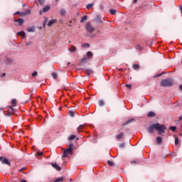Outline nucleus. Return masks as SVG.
<instances>
[{"label":"nucleus","instance_id":"1a4fd4ad","mask_svg":"<svg viewBox=\"0 0 182 182\" xmlns=\"http://www.w3.org/2000/svg\"><path fill=\"white\" fill-rule=\"evenodd\" d=\"M60 14L61 16H65L66 15V10L61 9L60 11Z\"/></svg>","mask_w":182,"mask_h":182},{"label":"nucleus","instance_id":"e433bc0d","mask_svg":"<svg viewBox=\"0 0 182 182\" xmlns=\"http://www.w3.org/2000/svg\"><path fill=\"white\" fill-rule=\"evenodd\" d=\"M99 106H105V102H103V100H100L99 101Z\"/></svg>","mask_w":182,"mask_h":182},{"label":"nucleus","instance_id":"ddd939ff","mask_svg":"<svg viewBox=\"0 0 182 182\" xmlns=\"http://www.w3.org/2000/svg\"><path fill=\"white\" fill-rule=\"evenodd\" d=\"M122 137H124V134L123 132H121L117 136V140H119V139H122Z\"/></svg>","mask_w":182,"mask_h":182},{"label":"nucleus","instance_id":"c756f323","mask_svg":"<svg viewBox=\"0 0 182 182\" xmlns=\"http://www.w3.org/2000/svg\"><path fill=\"white\" fill-rule=\"evenodd\" d=\"M83 48H90V45L87 43L82 44Z\"/></svg>","mask_w":182,"mask_h":182},{"label":"nucleus","instance_id":"052dcab7","mask_svg":"<svg viewBox=\"0 0 182 182\" xmlns=\"http://www.w3.org/2000/svg\"><path fill=\"white\" fill-rule=\"evenodd\" d=\"M68 65H70V63H68Z\"/></svg>","mask_w":182,"mask_h":182},{"label":"nucleus","instance_id":"a19ab883","mask_svg":"<svg viewBox=\"0 0 182 182\" xmlns=\"http://www.w3.org/2000/svg\"><path fill=\"white\" fill-rule=\"evenodd\" d=\"M23 170H25V167L21 168L18 170V173H22V171H23Z\"/></svg>","mask_w":182,"mask_h":182},{"label":"nucleus","instance_id":"412c9836","mask_svg":"<svg viewBox=\"0 0 182 182\" xmlns=\"http://www.w3.org/2000/svg\"><path fill=\"white\" fill-rule=\"evenodd\" d=\"M27 32H35V27H29L27 28Z\"/></svg>","mask_w":182,"mask_h":182},{"label":"nucleus","instance_id":"4468645a","mask_svg":"<svg viewBox=\"0 0 182 182\" xmlns=\"http://www.w3.org/2000/svg\"><path fill=\"white\" fill-rule=\"evenodd\" d=\"M156 141H157L158 144H160L161 143H162L163 139L161 138V136L156 137Z\"/></svg>","mask_w":182,"mask_h":182},{"label":"nucleus","instance_id":"4be33fe9","mask_svg":"<svg viewBox=\"0 0 182 182\" xmlns=\"http://www.w3.org/2000/svg\"><path fill=\"white\" fill-rule=\"evenodd\" d=\"M18 36H25V31H19L17 33Z\"/></svg>","mask_w":182,"mask_h":182},{"label":"nucleus","instance_id":"79ce46f5","mask_svg":"<svg viewBox=\"0 0 182 182\" xmlns=\"http://www.w3.org/2000/svg\"><path fill=\"white\" fill-rule=\"evenodd\" d=\"M126 87H129V89H132V85L127 84Z\"/></svg>","mask_w":182,"mask_h":182},{"label":"nucleus","instance_id":"c9c22d12","mask_svg":"<svg viewBox=\"0 0 182 182\" xmlns=\"http://www.w3.org/2000/svg\"><path fill=\"white\" fill-rule=\"evenodd\" d=\"M11 105H13V106H16V100L15 99L12 100Z\"/></svg>","mask_w":182,"mask_h":182},{"label":"nucleus","instance_id":"bf43d9fd","mask_svg":"<svg viewBox=\"0 0 182 182\" xmlns=\"http://www.w3.org/2000/svg\"><path fill=\"white\" fill-rule=\"evenodd\" d=\"M68 26H72V25H71V24H70V25H68Z\"/></svg>","mask_w":182,"mask_h":182},{"label":"nucleus","instance_id":"f257e3e1","mask_svg":"<svg viewBox=\"0 0 182 182\" xmlns=\"http://www.w3.org/2000/svg\"><path fill=\"white\" fill-rule=\"evenodd\" d=\"M166 127L165 125L160 124L159 123L153 124L150 125L148 128V132L152 134L154 133V129L158 130V134H161V133H166Z\"/></svg>","mask_w":182,"mask_h":182},{"label":"nucleus","instance_id":"ea45409f","mask_svg":"<svg viewBox=\"0 0 182 182\" xmlns=\"http://www.w3.org/2000/svg\"><path fill=\"white\" fill-rule=\"evenodd\" d=\"M32 76H38V72L35 71L33 73Z\"/></svg>","mask_w":182,"mask_h":182},{"label":"nucleus","instance_id":"7c9ffc66","mask_svg":"<svg viewBox=\"0 0 182 182\" xmlns=\"http://www.w3.org/2000/svg\"><path fill=\"white\" fill-rule=\"evenodd\" d=\"M170 130L176 132V130H177V127H170Z\"/></svg>","mask_w":182,"mask_h":182},{"label":"nucleus","instance_id":"680f3d73","mask_svg":"<svg viewBox=\"0 0 182 182\" xmlns=\"http://www.w3.org/2000/svg\"><path fill=\"white\" fill-rule=\"evenodd\" d=\"M10 109H12V106L10 107Z\"/></svg>","mask_w":182,"mask_h":182},{"label":"nucleus","instance_id":"b1692460","mask_svg":"<svg viewBox=\"0 0 182 182\" xmlns=\"http://www.w3.org/2000/svg\"><path fill=\"white\" fill-rule=\"evenodd\" d=\"M76 139V135H71L69 138L68 140L70 141L72 140H75Z\"/></svg>","mask_w":182,"mask_h":182},{"label":"nucleus","instance_id":"3c124183","mask_svg":"<svg viewBox=\"0 0 182 182\" xmlns=\"http://www.w3.org/2000/svg\"><path fill=\"white\" fill-rule=\"evenodd\" d=\"M180 90H182V85L179 86Z\"/></svg>","mask_w":182,"mask_h":182},{"label":"nucleus","instance_id":"cd10ccee","mask_svg":"<svg viewBox=\"0 0 182 182\" xmlns=\"http://www.w3.org/2000/svg\"><path fill=\"white\" fill-rule=\"evenodd\" d=\"M93 5H95V4H89L86 6V8L87 9H90V8H92V6H93Z\"/></svg>","mask_w":182,"mask_h":182},{"label":"nucleus","instance_id":"de8ad7c7","mask_svg":"<svg viewBox=\"0 0 182 182\" xmlns=\"http://www.w3.org/2000/svg\"><path fill=\"white\" fill-rule=\"evenodd\" d=\"M2 160H4V156H0V161L2 162Z\"/></svg>","mask_w":182,"mask_h":182},{"label":"nucleus","instance_id":"39448f33","mask_svg":"<svg viewBox=\"0 0 182 182\" xmlns=\"http://www.w3.org/2000/svg\"><path fill=\"white\" fill-rule=\"evenodd\" d=\"M2 164H7V166H11V162L8 159L4 157L3 160L1 161Z\"/></svg>","mask_w":182,"mask_h":182},{"label":"nucleus","instance_id":"bb28decb","mask_svg":"<svg viewBox=\"0 0 182 182\" xmlns=\"http://www.w3.org/2000/svg\"><path fill=\"white\" fill-rule=\"evenodd\" d=\"M87 56H88L90 58H92L93 53L91 51H88V52H87Z\"/></svg>","mask_w":182,"mask_h":182},{"label":"nucleus","instance_id":"393cba45","mask_svg":"<svg viewBox=\"0 0 182 182\" xmlns=\"http://www.w3.org/2000/svg\"><path fill=\"white\" fill-rule=\"evenodd\" d=\"M85 21H87V16H82L80 22H85Z\"/></svg>","mask_w":182,"mask_h":182},{"label":"nucleus","instance_id":"5701e85b","mask_svg":"<svg viewBox=\"0 0 182 182\" xmlns=\"http://www.w3.org/2000/svg\"><path fill=\"white\" fill-rule=\"evenodd\" d=\"M86 73L87 76H90V75L93 73V71L92 70H86Z\"/></svg>","mask_w":182,"mask_h":182},{"label":"nucleus","instance_id":"09e8293b","mask_svg":"<svg viewBox=\"0 0 182 182\" xmlns=\"http://www.w3.org/2000/svg\"><path fill=\"white\" fill-rule=\"evenodd\" d=\"M179 8H180V11H181V12L182 14V6H180Z\"/></svg>","mask_w":182,"mask_h":182},{"label":"nucleus","instance_id":"5fc2aeb1","mask_svg":"<svg viewBox=\"0 0 182 182\" xmlns=\"http://www.w3.org/2000/svg\"><path fill=\"white\" fill-rule=\"evenodd\" d=\"M39 15H42V11H39Z\"/></svg>","mask_w":182,"mask_h":182},{"label":"nucleus","instance_id":"a18cd8bd","mask_svg":"<svg viewBox=\"0 0 182 182\" xmlns=\"http://www.w3.org/2000/svg\"><path fill=\"white\" fill-rule=\"evenodd\" d=\"M29 14H31V11L28 10V11H27L26 12L25 14H26V15H29Z\"/></svg>","mask_w":182,"mask_h":182},{"label":"nucleus","instance_id":"423d86ee","mask_svg":"<svg viewBox=\"0 0 182 182\" xmlns=\"http://www.w3.org/2000/svg\"><path fill=\"white\" fill-rule=\"evenodd\" d=\"M51 165L53 166V168H55V170H57V171H60V170H62V168H60V166H59V165H58V164H53L52 163Z\"/></svg>","mask_w":182,"mask_h":182},{"label":"nucleus","instance_id":"e2e57ef3","mask_svg":"<svg viewBox=\"0 0 182 182\" xmlns=\"http://www.w3.org/2000/svg\"><path fill=\"white\" fill-rule=\"evenodd\" d=\"M58 1H59V0H56V2H58Z\"/></svg>","mask_w":182,"mask_h":182},{"label":"nucleus","instance_id":"aec40b11","mask_svg":"<svg viewBox=\"0 0 182 182\" xmlns=\"http://www.w3.org/2000/svg\"><path fill=\"white\" fill-rule=\"evenodd\" d=\"M90 59V58L87 57H84L82 60H81V63H85L86 62H87V60Z\"/></svg>","mask_w":182,"mask_h":182},{"label":"nucleus","instance_id":"f8f14e48","mask_svg":"<svg viewBox=\"0 0 182 182\" xmlns=\"http://www.w3.org/2000/svg\"><path fill=\"white\" fill-rule=\"evenodd\" d=\"M133 69H134V70H139V69H140V65L139 64H134Z\"/></svg>","mask_w":182,"mask_h":182},{"label":"nucleus","instance_id":"37998d69","mask_svg":"<svg viewBox=\"0 0 182 182\" xmlns=\"http://www.w3.org/2000/svg\"><path fill=\"white\" fill-rule=\"evenodd\" d=\"M5 76H6V74L4 73L3 74H1V77H5Z\"/></svg>","mask_w":182,"mask_h":182},{"label":"nucleus","instance_id":"f03ea898","mask_svg":"<svg viewBox=\"0 0 182 182\" xmlns=\"http://www.w3.org/2000/svg\"><path fill=\"white\" fill-rule=\"evenodd\" d=\"M74 148L75 146L72 143H70L68 148L64 150L63 157H68V154H73Z\"/></svg>","mask_w":182,"mask_h":182},{"label":"nucleus","instance_id":"6ab92c4d","mask_svg":"<svg viewBox=\"0 0 182 182\" xmlns=\"http://www.w3.org/2000/svg\"><path fill=\"white\" fill-rule=\"evenodd\" d=\"M154 116H156V114L153 112H149L148 113V117H154Z\"/></svg>","mask_w":182,"mask_h":182},{"label":"nucleus","instance_id":"0e129e2a","mask_svg":"<svg viewBox=\"0 0 182 182\" xmlns=\"http://www.w3.org/2000/svg\"><path fill=\"white\" fill-rule=\"evenodd\" d=\"M70 181H72V179H70Z\"/></svg>","mask_w":182,"mask_h":182},{"label":"nucleus","instance_id":"a211bd4d","mask_svg":"<svg viewBox=\"0 0 182 182\" xmlns=\"http://www.w3.org/2000/svg\"><path fill=\"white\" fill-rule=\"evenodd\" d=\"M63 180H65V178H63V176H62L60 178H57L53 182H62V181H63Z\"/></svg>","mask_w":182,"mask_h":182},{"label":"nucleus","instance_id":"c85d7f7f","mask_svg":"<svg viewBox=\"0 0 182 182\" xmlns=\"http://www.w3.org/2000/svg\"><path fill=\"white\" fill-rule=\"evenodd\" d=\"M109 13L111 15H114L116 14V10L115 9H110Z\"/></svg>","mask_w":182,"mask_h":182},{"label":"nucleus","instance_id":"9b49d317","mask_svg":"<svg viewBox=\"0 0 182 182\" xmlns=\"http://www.w3.org/2000/svg\"><path fill=\"white\" fill-rule=\"evenodd\" d=\"M135 119H129L127 122H126L123 126H126V124H130V123H133V122H134Z\"/></svg>","mask_w":182,"mask_h":182},{"label":"nucleus","instance_id":"603ef678","mask_svg":"<svg viewBox=\"0 0 182 182\" xmlns=\"http://www.w3.org/2000/svg\"><path fill=\"white\" fill-rule=\"evenodd\" d=\"M161 74H158L157 75H156V77H159V76H161Z\"/></svg>","mask_w":182,"mask_h":182},{"label":"nucleus","instance_id":"13d9d810","mask_svg":"<svg viewBox=\"0 0 182 182\" xmlns=\"http://www.w3.org/2000/svg\"><path fill=\"white\" fill-rule=\"evenodd\" d=\"M39 2H40V4H42V2L41 1V0H39Z\"/></svg>","mask_w":182,"mask_h":182},{"label":"nucleus","instance_id":"9d476101","mask_svg":"<svg viewBox=\"0 0 182 182\" xmlns=\"http://www.w3.org/2000/svg\"><path fill=\"white\" fill-rule=\"evenodd\" d=\"M4 62H5L6 65H11L13 61H12V60H11V58H6Z\"/></svg>","mask_w":182,"mask_h":182},{"label":"nucleus","instance_id":"c03bdc74","mask_svg":"<svg viewBox=\"0 0 182 182\" xmlns=\"http://www.w3.org/2000/svg\"><path fill=\"white\" fill-rule=\"evenodd\" d=\"M119 147H120L121 149H123V147H124V144H119Z\"/></svg>","mask_w":182,"mask_h":182},{"label":"nucleus","instance_id":"6e6d98bb","mask_svg":"<svg viewBox=\"0 0 182 182\" xmlns=\"http://www.w3.org/2000/svg\"><path fill=\"white\" fill-rule=\"evenodd\" d=\"M6 116H11V113H9L8 114H6Z\"/></svg>","mask_w":182,"mask_h":182},{"label":"nucleus","instance_id":"8fccbe9b","mask_svg":"<svg viewBox=\"0 0 182 182\" xmlns=\"http://www.w3.org/2000/svg\"><path fill=\"white\" fill-rule=\"evenodd\" d=\"M137 2V0H134L133 4H136Z\"/></svg>","mask_w":182,"mask_h":182},{"label":"nucleus","instance_id":"2eb2a0df","mask_svg":"<svg viewBox=\"0 0 182 182\" xmlns=\"http://www.w3.org/2000/svg\"><path fill=\"white\" fill-rule=\"evenodd\" d=\"M14 22H18L20 25H22L23 23V19L22 18H18L17 20H15Z\"/></svg>","mask_w":182,"mask_h":182},{"label":"nucleus","instance_id":"72a5a7b5","mask_svg":"<svg viewBox=\"0 0 182 182\" xmlns=\"http://www.w3.org/2000/svg\"><path fill=\"white\" fill-rule=\"evenodd\" d=\"M52 76H53V79H57L58 74L56 73H53Z\"/></svg>","mask_w":182,"mask_h":182},{"label":"nucleus","instance_id":"58836bf2","mask_svg":"<svg viewBox=\"0 0 182 182\" xmlns=\"http://www.w3.org/2000/svg\"><path fill=\"white\" fill-rule=\"evenodd\" d=\"M37 156H43V152L38 151Z\"/></svg>","mask_w":182,"mask_h":182},{"label":"nucleus","instance_id":"0eeeda50","mask_svg":"<svg viewBox=\"0 0 182 182\" xmlns=\"http://www.w3.org/2000/svg\"><path fill=\"white\" fill-rule=\"evenodd\" d=\"M58 21L56 19H52L48 21V26H52L53 23H56Z\"/></svg>","mask_w":182,"mask_h":182},{"label":"nucleus","instance_id":"473e14b6","mask_svg":"<svg viewBox=\"0 0 182 182\" xmlns=\"http://www.w3.org/2000/svg\"><path fill=\"white\" fill-rule=\"evenodd\" d=\"M107 164L108 166H114V163L113 161H107Z\"/></svg>","mask_w":182,"mask_h":182},{"label":"nucleus","instance_id":"4d7b16f0","mask_svg":"<svg viewBox=\"0 0 182 182\" xmlns=\"http://www.w3.org/2000/svg\"><path fill=\"white\" fill-rule=\"evenodd\" d=\"M21 182H26V180H22Z\"/></svg>","mask_w":182,"mask_h":182},{"label":"nucleus","instance_id":"6e6552de","mask_svg":"<svg viewBox=\"0 0 182 182\" xmlns=\"http://www.w3.org/2000/svg\"><path fill=\"white\" fill-rule=\"evenodd\" d=\"M69 51L71 52V53H74V52H76V47L75 46H71L69 48Z\"/></svg>","mask_w":182,"mask_h":182},{"label":"nucleus","instance_id":"864d4df0","mask_svg":"<svg viewBox=\"0 0 182 182\" xmlns=\"http://www.w3.org/2000/svg\"><path fill=\"white\" fill-rule=\"evenodd\" d=\"M131 163H134L135 164H136V161H132Z\"/></svg>","mask_w":182,"mask_h":182},{"label":"nucleus","instance_id":"2f4dec72","mask_svg":"<svg viewBox=\"0 0 182 182\" xmlns=\"http://www.w3.org/2000/svg\"><path fill=\"white\" fill-rule=\"evenodd\" d=\"M179 142H180V141L178 140V137H176L175 138V144H176V146H178Z\"/></svg>","mask_w":182,"mask_h":182},{"label":"nucleus","instance_id":"dca6fc26","mask_svg":"<svg viewBox=\"0 0 182 182\" xmlns=\"http://www.w3.org/2000/svg\"><path fill=\"white\" fill-rule=\"evenodd\" d=\"M83 129H85V125H80L79 127L77 128V132H83Z\"/></svg>","mask_w":182,"mask_h":182},{"label":"nucleus","instance_id":"f3484780","mask_svg":"<svg viewBox=\"0 0 182 182\" xmlns=\"http://www.w3.org/2000/svg\"><path fill=\"white\" fill-rule=\"evenodd\" d=\"M49 9H50V6H46L43 7V12H48V11H49Z\"/></svg>","mask_w":182,"mask_h":182},{"label":"nucleus","instance_id":"7ed1b4c3","mask_svg":"<svg viewBox=\"0 0 182 182\" xmlns=\"http://www.w3.org/2000/svg\"><path fill=\"white\" fill-rule=\"evenodd\" d=\"M174 82L171 79L163 80L161 82V86L163 87H170L173 86Z\"/></svg>","mask_w":182,"mask_h":182},{"label":"nucleus","instance_id":"a878e982","mask_svg":"<svg viewBox=\"0 0 182 182\" xmlns=\"http://www.w3.org/2000/svg\"><path fill=\"white\" fill-rule=\"evenodd\" d=\"M68 114L71 117H75V112L73 111H69Z\"/></svg>","mask_w":182,"mask_h":182},{"label":"nucleus","instance_id":"20e7f679","mask_svg":"<svg viewBox=\"0 0 182 182\" xmlns=\"http://www.w3.org/2000/svg\"><path fill=\"white\" fill-rule=\"evenodd\" d=\"M86 30L87 32H89V33H92L95 31V28H93L90 23H87L86 25Z\"/></svg>","mask_w":182,"mask_h":182},{"label":"nucleus","instance_id":"f704fd0d","mask_svg":"<svg viewBox=\"0 0 182 182\" xmlns=\"http://www.w3.org/2000/svg\"><path fill=\"white\" fill-rule=\"evenodd\" d=\"M136 49H137V50H141V49H143V48L141 47V46L137 45L136 47Z\"/></svg>","mask_w":182,"mask_h":182},{"label":"nucleus","instance_id":"49530a36","mask_svg":"<svg viewBox=\"0 0 182 182\" xmlns=\"http://www.w3.org/2000/svg\"><path fill=\"white\" fill-rule=\"evenodd\" d=\"M31 43H32L30 41V42H28V43H26V46H28V45H31Z\"/></svg>","mask_w":182,"mask_h":182},{"label":"nucleus","instance_id":"4c0bfd02","mask_svg":"<svg viewBox=\"0 0 182 182\" xmlns=\"http://www.w3.org/2000/svg\"><path fill=\"white\" fill-rule=\"evenodd\" d=\"M14 15H20L21 16H22V15H23V13H21L20 11H17V12L14 13Z\"/></svg>","mask_w":182,"mask_h":182}]
</instances>
